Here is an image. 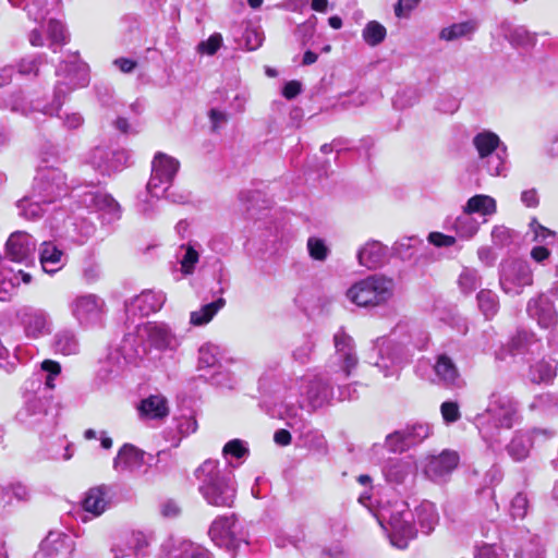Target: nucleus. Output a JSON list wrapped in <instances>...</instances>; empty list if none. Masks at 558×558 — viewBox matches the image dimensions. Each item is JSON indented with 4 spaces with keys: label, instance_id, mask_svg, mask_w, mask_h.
<instances>
[{
    "label": "nucleus",
    "instance_id": "obj_1",
    "mask_svg": "<svg viewBox=\"0 0 558 558\" xmlns=\"http://www.w3.org/2000/svg\"><path fill=\"white\" fill-rule=\"evenodd\" d=\"M375 515L380 526L387 532L391 545L399 549L407 548L416 537L414 520L424 534H430L439 523L436 506L427 500L422 501L414 513L410 511L404 500H387L379 505Z\"/></svg>",
    "mask_w": 558,
    "mask_h": 558
},
{
    "label": "nucleus",
    "instance_id": "obj_2",
    "mask_svg": "<svg viewBox=\"0 0 558 558\" xmlns=\"http://www.w3.org/2000/svg\"><path fill=\"white\" fill-rule=\"evenodd\" d=\"M182 344V337L163 322H148L138 325L128 333L121 343V353L128 362L143 359L149 349L160 353H174Z\"/></svg>",
    "mask_w": 558,
    "mask_h": 558
},
{
    "label": "nucleus",
    "instance_id": "obj_3",
    "mask_svg": "<svg viewBox=\"0 0 558 558\" xmlns=\"http://www.w3.org/2000/svg\"><path fill=\"white\" fill-rule=\"evenodd\" d=\"M56 74L58 77L54 89L57 106L39 107V105H28L25 102L22 94L13 95L8 101H4L2 106L25 116L32 112L53 116L60 109L61 97H64L75 88L86 86L89 81L87 64L81 61L77 54H72L69 57V60L63 61L57 69Z\"/></svg>",
    "mask_w": 558,
    "mask_h": 558
},
{
    "label": "nucleus",
    "instance_id": "obj_4",
    "mask_svg": "<svg viewBox=\"0 0 558 558\" xmlns=\"http://www.w3.org/2000/svg\"><path fill=\"white\" fill-rule=\"evenodd\" d=\"M198 492L214 507L231 508L236 496V483L232 471L220 469L217 460L204 461L195 471Z\"/></svg>",
    "mask_w": 558,
    "mask_h": 558
},
{
    "label": "nucleus",
    "instance_id": "obj_5",
    "mask_svg": "<svg viewBox=\"0 0 558 558\" xmlns=\"http://www.w3.org/2000/svg\"><path fill=\"white\" fill-rule=\"evenodd\" d=\"M519 418L517 401L500 395H492L487 409L477 417L480 432L486 440H495L500 428L510 429Z\"/></svg>",
    "mask_w": 558,
    "mask_h": 558
},
{
    "label": "nucleus",
    "instance_id": "obj_6",
    "mask_svg": "<svg viewBox=\"0 0 558 558\" xmlns=\"http://www.w3.org/2000/svg\"><path fill=\"white\" fill-rule=\"evenodd\" d=\"M392 278L372 275L356 281L347 290V298L356 306L376 308L387 305L395 295Z\"/></svg>",
    "mask_w": 558,
    "mask_h": 558
},
{
    "label": "nucleus",
    "instance_id": "obj_7",
    "mask_svg": "<svg viewBox=\"0 0 558 558\" xmlns=\"http://www.w3.org/2000/svg\"><path fill=\"white\" fill-rule=\"evenodd\" d=\"M180 162L163 153H157L151 162V175L147 183L148 193L153 197H166L173 203H185L186 194L174 195L170 191L172 181L179 170Z\"/></svg>",
    "mask_w": 558,
    "mask_h": 558
},
{
    "label": "nucleus",
    "instance_id": "obj_8",
    "mask_svg": "<svg viewBox=\"0 0 558 558\" xmlns=\"http://www.w3.org/2000/svg\"><path fill=\"white\" fill-rule=\"evenodd\" d=\"M472 145L477 153L482 167L490 175H506L508 158L507 146L496 133L483 130L474 135Z\"/></svg>",
    "mask_w": 558,
    "mask_h": 558
},
{
    "label": "nucleus",
    "instance_id": "obj_9",
    "mask_svg": "<svg viewBox=\"0 0 558 558\" xmlns=\"http://www.w3.org/2000/svg\"><path fill=\"white\" fill-rule=\"evenodd\" d=\"M335 353L326 365L328 379L333 383L345 380L359 364L353 338L340 328L333 335Z\"/></svg>",
    "mask_w": 558,
    "mask_h": 558
},
{
    "label": "nucleus",
    "instance_id": "obj_10",
    "mask_svg": "<svg viewBox=\"0 0 558 558\" xmlns=\"http://www.w3.org/2000/svg\"><path fill=\"white\" fill-rule=\"evenodd\" d=\"M70 187L65 175L57 168L44 167L38 169L35 177L33 193L45 204H51L66 196Z\"/></svg>",
    "mask_w": 558,
    "mask_h": 558
},
{
    "label": "nucleus",
    "instance_id": "obj_11",
    "mask_svg": "<svg viewBox=\"0 0 558 558\" xmlns=\"http://www.w3.org/2000/svg\"><path fill=\"white\" fill-rule=\"evenodd\" d=\"M225 350L214 343H205L198 350V368H213L210 380L214 385L223 388H233L236 384L234 377L226 371L223 363L231 362L223 356Z\"/></svg>",
    "mask_w": 558,
    "mask_h": 558
},
{
    "label": "nucleus",
    "instance_id": "obj_12",
    "mask_svg": "<svg viewBox=\"0 0 558 558\" xmlns=\"http://www.w3.org/2000/svg\"><path fill=\"white\" fill-rule=\"evenodd\" d=\"M378 359L375 366L383 372L385 377L395 376L399 373L411 356L408 343L396 342L392 339H378Z\"/></svg>",
    "mask_w": 558,
    "mask_h": 558
},
{
    "label": "nucleus",
    "instance_id": "obj_13",
    "mask_svg": "<svg viewBox=\"0 0 558 558\" xmlns=\"http://www.w3.org/2000/svg\"><path fill=\"white\" fill-rule=\"evenodd\" d=\"M15 420L27 428L45 433L56 426V417L48 411V401L32 397L15 414Z\"/></svg>",
    "mask_w": 558,
    "mask_h": 558
},
{
    "label": "nucleus",
    "instance_id": "obj_14",
    "mask_svg": "<svg viewBox=\"0 0 558 558\" xmlns=\"http://www.w3.org/2000/svg\"><path fill=\"white\" fill-rule=\"evenodd\" d=\"M291 397L300 395L313 408H319L332 398V388L322 375L296 379L288 387Z\"/></svg>",
    "mask_w": 558,
    "mask_h": 558
},
{
    "label": "nucleus",
    "instance_id": "obj_15",
    "mask_svg": "<svg viewBox=\"0 0 558 558\" xmlns=\"http://www.w3.org/2000/svg\"><path fill=\"white\" fill-rule=\"evenodd\" d=\"M499 281L505 293L519 295L525 287L533 284V271L524 260H509L501 264Z\"/></svg>",
    "mask_w": 558,
    "mask_h": 558
},
{
    "label": "nucleus",
    "instance_id": "obj_16",
    "mask_svg": "<svg viewBox=\"0 0 558 558\" xmlns=\"http://www.w3.org/2000/svg\"><path fill=\"white\" fill-rule=\"evenodd\" d=\"M16 319L28 339H39L52 331V320L48 312L33 306H23L16 312Z\"/></svg>",
    "mask_w": 558,
    "mask_h": 558
},
{
    "label": "nucleus",
    "instance_id": "obj_17",
    "mask_svg": "<svg viewBox=\"0 0 558 558\" xmlns=\"http://www.w3.org/2000/svg\"><path fill=\"white\" fill-rule=\"evenodd\" d=\"M208 535L217 546L228 550H235L244 542V535L233 514L216 518L209 526Z\"/></svg>",
    "mask_w": 558,
    "mask_h": 558
},
{
    "label": "nucleus",
    "instance_id": "obj_18",
    "mask_svg": "<svg viewBox=\"0 0 558 558\" xmlns=\"http://www.w3.org/2000/svg\"><path fill=\"white\" fill-rule=\"evenodd\" d=\"M69 307L72 316L80 325L89 326L100 320L105 301L93 293L80 294L70 302Z\"/></svg>",
    "mask_w": 558,
    "mask_h": 558
},
{
    "label": "nucleus",
    "instance_id": "obj_19",
    "mask_svg": "<svg viewBox=\"0 0 558 558\" xmlns=\"http://www.w3.org/2000/svg\"><path fill=\"white\" fill-rule=\"evenodd\" d=\"M130 154L124 149L95 147L88 154V163L102 174H111L128 166Z\"/></svg>",
    "mask_w": 558,
    "mask_h": 558
},
{
    "label": "nucleus",
    "instance_id": "obj_20",
    "mask_svg": "<svg viewBox=\"0 0 558 558\" xmlns=\"http://www.w3.org/2000/svg\"><path fill=\"white\" fill-rule=\"evenodd\" d=\"M149 541L141 531H131L121 535L111 546L113 558H140L148 547Z\"/></svg>",
    "mask_w": 558,
    "mask_h": 558
},
{
    "label": "nucleus",
    "instance_id": "obj_21",
    "mask_svg": "<svg viewBox=\"0 0 558 558\" xmlns=\"http://www.w3.org/2000/svg\"><path fill=\"white\" fill-rule=\"evenodd\" d=\"M166 302L162 291L147 290L134 296L125 304V313L129 317H144L158 312Z\"/></svg>",
    "mask_w": 558,
    "mask_h": 558
},
{
    "label": "nucleus",
    "instance_id": "obj_22",
    "mask_svg": "<svg viewBox=\"0 0 558 558\" xmlns=\"http://www.w3.org/2000/svg\"><path fill=\"white\" fill-rule=\"evenodd\" d=\"M73 550L74 543L70 536L52 531L40 543L34 558H70Z\"/></svg>",
    "mask_w": 558,
    "mask_h": 558
},
{
    "label": "nucleus",
    "instance_id": "obj_23",
    "mask_svg": "<svg viewBox=\"0 0 558 558\" xmlns=\"http://www.w3.org/2000/svg\"><path fill=\"white\" fill-rule=\"evenodd\" d=\"M459 456L456 451L444 450L438 456H428L425 459L424 473L434 482L446 480L458 466Z\"/></svg>",
    "mask_w": 558,
    "mask_h": 558
},
{
    "label": "nucleus",
    "instance_id": "obj_24",
    "mask_svg": "<svg viewBox=\"0 0 558 558\" xmlns=\"http://www.w3.org/2000/svg\"><path fill=\"white\" fill-rule=\"evenodd\" d=\"M526 312L544 329H551L558 323V312L555 304L544 293L532 298L527 302Z\"/></svg>",
    "mask_w": 558,
    "mask_h": 558
},
{
    "label": "nucleus",
    "instance_id": "obj_25",
    "mask_svg": "<svg viewBox=\"0 0 558 558\" xmlns=\"http://www.w3.org/2000/svg\"><path fill=\"white\" fill-rule=\"evenodd\" d=\"M7 254L16 263L27 262L36 250V241L24 231L13 232L5 244Z\"/></svg>",
    "mask_w": 558,
    "mask_h": 558
},
{
    "label": "nucleus",
    "instance_id": "obj_26",
    "mask_svg": "<svg viewBox=\"0 0 558 558\" xmlns=\"http://www.w3.org/2000/svg\"><path fill=\"white\" fill-rule=\"evenodd\" d=\"M112 496V489L107 485L92 487L85 493L83 509L94 517H99L110 507Z\"/></svg>",
    "mask_w": 558,
    "mask_h": 558
},
{
    "label": "nucleus",
    "instance_id": "obj_27",
    "mask_svg": "<svg viewBox=\"0 0 558 558\" xmlns=\"http://www.w3.org/2000/svg\"><path fill=\"white\" fill-rule=\"evenodd\" d=\"M539 434L544 435L545 437H549L551 435V433L546 429H533L531 433L524 430L515 432L511 441L506 447L508 454L514 461L524 460L530 453L533 445V438Z\"/></svg>",
    "mask_w": 558,
    "mask_h": 558
},
{
    "label": "nucleus",
    "instance_id": "obj_28",
    "mask_svg": "<svg viewBox=\"0 0 558 558\" xmlns=\"http://www.w3.org/2000/svg\"><path fill=\"white\" fill-rule=\"evenodd\" d=\"M66 260L65 253L54 242L45 241L40 244L39 262L45 272L49 275L58 272L65 266Z\"/></svg>",
    "mask_w": 558,
    "mask_h": 558
},
{
    "label": "nucleus",
    "instance_id": "obj_29",
    "mask_svg": "<svg viewBox=\"0 0 558 558\" xmlns=\"http://www.w3.org/2000/svg\"><path fill=\"white\" fill-rule=\"evenodd\" d=\"M145 452L131 444L123 445L113 460V468L119 472L138 471L145 463Z\"/></svg>",
    "mask_w": 558,
    "mask_h": 558
},
{
    "label": "nucleus",
    "instance_id": "obj_30",
    "mask_svg": "<svg viewBox=\"0 0 558 558\" xmlns=\"http://www.w3.org/2000/svg\"><path fill=\"white\" fill-rule=\"evenodd\" d=\"M416 466L411 459H390L383 472L387 482L391 484H404L415 475Z\"/></svg>",
    "mask_w": 558,
    "mask_h": 558
},
{
    "label": "nucleus",
    "instance_id": "obj_31",
    "mask_svg": "<svg viewBox=\"0 0 558 558\" xmlns=\"http://www.w3.org/2000/svg\"><path fill=\"white\" fill-rule=\"evenodd\" d=\"M387 258V247L378 241H368L357 251V262L368 269L380 267Z\"/></svg>",
    "mask_w": 558,
    "mask_h": 558
},
{
    "label": "nucleus",
    "instance_id": "obj_32",
    "mask_svg": "<svg viewBox=\"0 0 558 558\" xmlns=\"http://www.w3.org/2000/svg\"><path fill=\"white\" fill-rule=\"evenodd\" d=\"M137 411L142 420H162L169 414L168 401L161 395H151L140 402Z\"/></svg>",
    "mask_w": 558,
    "mask_h": 558
},
{
    "label": "nucleus",
    "instance_id": "obj_33",
    "mask_svg": "<svg viewBox=\"0 0 558 558\" xmlns=\"http://www.w3.org/2000/svg\"><path fill=\"white\" fill-rule=\"evenodd\" d=\"M446 226L447 229L454 231L456 234L463 240L472 239L480 229L478 221L472 217L471 213H466L464 207L459 216L448 218Z\"/></svg>",
    "mask_w": 558,
    "mask_h": 558
},
{
    "label": "nucleus",
    "instance_id": "obj_34",
    "mask_svg": "<svg viewBox=\"0 0 558 558\" xmlns=\"http://www.w3.org/2000/svg\"><path fill=\"white\" fill-rule=\"evenodd\" d=\"M434 372L439 383L448 387H460L459 371L453 361L446 354H440L434 365Z\"/></svg>",
    "mask_w": 558,
    "mask_h": 558
},
{
    "label": "nucleus",
    "instance_id": "obj_35",
    "mask_svg": "<svg viewBox=\"0 0 558 558\" xmlns=\"http://www.w3.org/2000/svg\"><path fill=\"white\" fill-rule=\"evenodd\" d=\"M83 202L87 207L110 215L111 219H116L119 217V204L110 195L106 193L99 191L88 192L84 195Z\"/></svg>",
    "mask_w": 558,
    "mask_h": 558
},
{
    "label": "nucleus",
    "instance_id": "obj_36",
    "mask_svg": "<svg viewBox=\"0 0 558 558\" xmlns=\"http://www.w3.org/2000/svg\"><path fill=\"white\" fill-rule=\"evenodd\" d=\"M432 434V427L428 423H414L403 430L392 433L389 441L395 439H405L409 447L420 444Z\"/></svg>",
    "mask_w": 558,
    "mask_h": 558
},
{
    "label": "nucleus",
    "instance_id": "obj_37",
    "mask_svg": "<svg viewBox=\"0 0 558 558\" xmlns=\"http://www.w3.org/2000/svg\"><path fill=\"white\" fill-rule=\"evenodd\" d=\"M53 349L62 355H73L80 352V341L76 333L70 329L59 330L53 337Z\"/></svg>",
    "mask_w": 558,
    "mask_h": 558
},
{
    "label": "nucleus",
    "instance_id": "obj_38",
    "mask_svg": "<svg viewBox=\"0 0 558 558\" xmlns=\"http://www.w3.org/2000/svg\"><path fill=\"white\" fill-rule=\"evenodd\" d=\"M477 29V23L469 20L451 24L444 27L439 33V38L446 41H453L461 38L470 39Z\"/></svg>",
    "mask_w": 558,
    "mask_h": 558
},
{
    "label": "nucleus",
    "instance_id": "obj_39",
    "mask_svg": "<svg viewBox=\"0 0 558 558\" xmlns=\"http://www.w3.org/2000/svg\"><path fill=\"white\" fill-rule=\"evenodd\" d=\"M466 213L492 216L497 211V204L494 197L485 194H477L468 199L463 206Z\"/></svg>",
    "mask_w": 558,
    "mask_h": 558
},
{
    "label": "nucleus",
    "instance_id": "obj_40",
    "mask_svg": "<svg viewBox=\"0 0 558 558\" xmlns=\"http://www.w3.org/2000/svg\"><path fill=\"white\" fill-rule=\"evenodd\" d=\"M226 305V300L219 298L218 300L202 306L197 311L190 314V324L193 326H204L208 324L214 316Z\"/></svg>",
    "mask_w": 558,
    "mask_h": 558
},
{
    "label": "nucleus",
    "instance_id": "obj_41",
    "mask_svg": "<svg viewBox=\"0 0 558 558\" xmlns=\"http://www.w3.org/2000/svg\"><path fill=\"white\" fill-rule=\"evenodd\" d=\"M44 205L46 204L44 203ZM17 208L20 210V216L29 220H35L41 217L45 211L43 208V201L37 198L35 193L19 201Z\"/></svg>",
    "mask_w": 558,
    "mask_h": 558
},
{
    "label": "nucleus",
    "instance_id": "obj_42",
    "mask_svg": "<svg viewBox=\"0 0 558 558\" xmlns=\"http://www.w3.org/2000/svg\"><path fill=\"white\" fill-rule=\"evenodd\" d=\"M477 304L482 314L486 318L494 317L499 310V300L495 292L488 289H483L477 293Z\"/></svg>",
    "mask_w": 558,
    "mask_h": 558
},
{
    "label": "nucleus",
    "instance_id": "obj_43",
    "mask_svg": "<svg viewBox=\"0 0 558 558\" xmlns=\"http://www.w3.org/2000/svg\"><path fill=\"white\" fill-rule=\"evenodd\" d=\"M482 278L477 269L463 267L458 278V286L464 294L475 291L481 284Z\"/></svg>",
    "mask_w": 558,
    "mask_h": 558
},
{
    "label": "nucleus",
    "instance_id": "obj_44",
    "mask_svg": "<svg viewBox=\"0 0 558 558\" xmlns=\"http://www.w3.org/2000/svg\"><path fill=\"white\" fill-rule=\"evenodd\" d=\"M174 558H213V556L204 546L190 541H183L180 543Z\"/></svg>",
    "mask_w": 558,
    "mask_h": 558
},
{
    "label": "nucleus",
    "instance_id": "obj_45",
    "mask_svg": "<svg viewBox=\"0 0 558 558\" xmlns=\"http://www.w3.org/2000/svg\"><path fill=\"white\" fill-rule=\"evenodd\" d=\"M556 376V365L539 361L530 368L529 377L533 383L549 381Z\"/></svg>",
    "mask_w": 558,
    "mask_h": 558
},
{
    "label": "nucleus",
    "instance_id": "obj_46",
    "mask_svg": "<svg viewBox=\"0 0 558 558\" xmlns=\"http://www.w3.org/2000/svg\"><path fill=\"white\" fill-rule=\"evenodd\" d=\"M180 252L183 253V255L180 258V265H181V271L183 275H192L195 269V265L198 263L199 254L194 248V246L187 244V245H181Z\"/></svg>",
    "mask_w": 558,
    "mask_h": 558
},
{
    "label": "nucleus",
    "instance_id": "obj_47",
    "mask_svg": "<svg viewBox=\"0 0 558 558\" xmlns=\"http://www.w3.org/2000/svg\"><path fill=\"white\" fill-rule=\"evenodd\" d=\"M362 36L367 45L374 47L385 39L386 28L380 23L372 21L364 27Z\"/></svg>",
    "mask_w": 558,
    "mask_h": 558
},
{
    "label": "nucleus",
    "instance_id": "obj_48",
    "mask_svg": "<svg viewBox=\"0 0 558 558\" xmlns=\"http://www.w3.org/2000/svg\"><path fill=\"white\" fill-rule=\"evenodd\" d=\"M303 445L308 449L317 453H326L327 441L325 436L318 430H307L302 435Z\"/></svg>",
    "mask_w": 558,
    "mask_h": 558
},
{
    "label": "nucleus",
    "instance_id": "obj_49",
    "mask_svg": "<svg viewBox=\"0 0 558 558\" xmlns=\"http://www.w3.org/2000/svg\"><path fill=\"white\" fill-rule=\"evenodd\" d=\"M520 558H544L545 550L537 536H534L524 543L519 551Z\"/></svg>",
    "mask_w": 558,
    "mask_h": 558
},
{
    "label": "nucleus",
    "instance_id": "obj_50",
    "mask_svg": "<svg viewBox=\"0 0 558 558\" xmlns=\"http://www.w3.org/2000/svg\"><path fill=\"white\" fill-rule=\"evenodd\" d=\"M51 46L65 45L68 41V33L63 24L57 20H50L47 29Z\"/></svg>",
    "mask_w": 558,
    "mask_h": 558
},
{
    "label": "nucleus",
    "instance_id": "obj_51",
    "mask_svg": "<svg viewBox=\"0 0 558 558\" xmlns=\"http://www.w3.org/2000/svg\"><path fill=\"white\" fill-rule=\"evenodd\" d=\"M315 343L312 339L305 338L303 339L293 350V359L301 363L305 364L310 361L311 355L314 351Z\"/></svg>",
    "mask_w": 558,
    "mask_h": 558
},
{
    "label": "nucleus",
    "instance_id": "obj_52",
    "mask_svg": "<svg viewBox=\"0 0 558 558\" xmlns=\"http://www.w3.org/2000/svg\"><path fill=\"white\" fill-rule=\"evenodd\" d=\"M40 368L46 373L45 385L49 389L54 388V379L61 373V365L53 360H45L41 362Z\"/></svg>",
    "mask_w": 558,
    "mask_h": 558
},
{
    "label": "nucleus",
    "instance_id": "obj_53",
    "mask_svg": "<svg viewBox=\"0 0 558 558\" xmlns=\"http://www.w3.org/2000/svg\"><path fill=\"white\" fill-rule=\"evenodd\" d=\"M307 250L313 259L320 262L325 260L329 253L326 243L318 238H310L307 240Z\"/></svg>",
    "mask_w": 558,
    "mask_h": 558
},
{
    "label": "nucleus",
    "instance_id": "obj_54",
    "mask_svg": "<svg viewBox=\"0 0 558 558\" xmlns=\"http://www.w3.org/2000/svg\"><path fill=\"white\" fill-rule=\"evenodd\" d=\"M20 279L24 283L31 282V275L27 272H24L23 270H19L17 272H12L11 270H8L7 272V279L4 287L2 288L3 292L2 295H5V298L10 294V291L14 289L15 286L20 283Z\"/></svg>",
    "mask_w": 558,
    "mask_h": 558
},
{
    "label": "nucleus",
    "instance_id": "obj_55",
    "mask_svg": "<svg viewBox=\"0 0 558 558\" xmlns=\"http://www.w3.org/2000/svg\"><path fill=\"white\" fill-rule=\"evenodd\" d=\"M46 5V0H28L25 5V10L29 19L34 20L35 22H40L47 14Z\"/></svg>",
    "mask_w": 558,
    "mask_h": 558
},
{
    "label": "nucleus",
    "instance_id": "obj_56",
    "mask_svg": "<svg viewBox=\"0 0 558 558\" xmlns=\"http://www.w3.org/2000/svg\"><path fill=\"white\" fill-rule=\"evenodd\" d=\"M529 501L524 494L519 493L511 500L510 513L513 519H523L527 512Z\"/></svg>",
    "mask_w": 558,
    "mask_h": 558
},
{
    "label": "nucleus",
    "instance_id": "obj_57",
    "mask_svg": "<svg viewBox=\"0 0 558 558\" xmlns=\"http://www.w3.org/2000/svg\"><path fill=\"white\" fill-rule=\"evenodd\" d=\"M440 413L447 424L454 423L461 417L459 404L454 401L442 402L440 405Z\"/></svg>",
    "mask_w": 558,
    "mask_h": 558
},
{
    "label": "nucleus",
    "instance_id": "obj_58",
    "mask_svg": "<svg viewBox=\"0 0 558 558\" xmlns=\"http://www.w3.org/2000/svg\"><path fill=\"white\" fill-rule=\"evenodd\" d=\"M222 453L225 456H231L233 458L240 459V458L245 457L248 453V449L245 446L244 441H242L240 439H233V440L228 441L225 445V447L222 449Z\"/></svg>",
    "mask_w": 558,
    "mask_h": 558
},
{
    "label": "nucleus",
    "instance_id": "obj_59",
    "mask_svg": "<svg viewBox=\"0 0 558 558\" xmlns=\"http://www.w3.org/2000/svg\"><path fill=\"white\" fill-rule=\"evenodd\" d=\"M222 44V36L219 33L213 34L207 40L198 44L197 50L202 53L213 56L217 52Z\"/></svg>",
    "mask_w": 558,
    "mask_h": 558
},
{
    "label": "nucleus",
    "instance_id": "obj_60",
    "mask_svg": "<svg viewBox=\"0 0 558 558\" xmlns=\"http://www.w3.org/2000/svg\"><path fill=\"white\" fill-rule=\"evenodd\" d=\"M40 59L37 57L23 58L17 64V71L22 75H37Z\"/></svg>",
    "mask_w": 558,
    "mask_h": 558
},
{
    "label": "nucleus",
    "instance_id": "obj_61",
    "mask_svg": "<svg viewBox=\"0 0 558 558\" xmlns=\"http://www.w3.org/2000/svg\"><path fill=\"white\" fill-rule=\"evenodd\" d=\"M512 231L504 226L495 227L492 231L493 242L498 246H507L512 241Z\"/></svg>",
    "mask_w": 558,
    "mask_h": 558
},
{
    "label": "nucleus",
    "instance_id": "obj_62",
    "mask_svg": "<svg viewBox=\"0 0 558 558\" xmlns=\"http://www.w3.org/2000/svg\"><path fill=\"white\" fill-rule=\"evenodd\" d=\"M428 242L436 247H449L456 244L457 240L452 235L444 234L441 232H430L427 238Z\"/></svg>",
    "mask_w": 558,
    "mask_h": 558
},
{
    "label": "nucleus",
    "instance_id": "obj_63",
    "mask_svg": "<svg viewBox=\"0 0 558 558\" xmlns=\"http://www.w3.org/2000/svg\"><path fill=\"white\" fill-rule=\"evenodd\" d=\"M264 36L256 29H247L245 32V45L248 50H256L263 44Z\"/></svg>",
    "mask_w": 558,
    "mask_h": 558
},
{
    "label": "nucleus",
    "instance_id": "obj_64",
    "mask_svg": "<svg viewBox=\"0 0 558 558\" xmlns=\"http://www.w3.org/2000/svg\"><path fill=\"white\" fill-rule=\"evenodd\" d=\"M421 0H399L395 7V13L398 17H407L410 12L417 7Z\"/></svg>",
    "mask_w": 558,
    "mask_h": 558
}]
</instances>
